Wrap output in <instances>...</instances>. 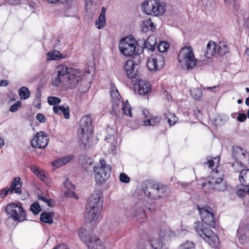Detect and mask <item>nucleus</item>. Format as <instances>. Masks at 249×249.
<instances>
[{
  "label": "nucleus",
  "mask_w": 249,
  "mask_h": 249,
  "mask_svg": "<svg viewBox=\"0 0 249 249\" xmlns=\"http://www.w3.org/2000/svg\"><path fill=\"white\" fill-rule=\"evenodd\" d=\"M64 185L67 189L65 192V196L67 197L74 198L76 199H78V196L75 193L74 190L75 189V185L71 183L68 178H67L64 182Z\"/></svg>",
  "instance_id": "4be33fe9"
},
{
  "label": "nucleus",
  "mask_w": 249,
  "mask_h": 249,
  "mask_svg": "<svg viewBox=\"0 0 249 249\" xmlns=\"http://www.w3.org/2000/svg\"><path fill=\"white\" fill-rule=\"evenodd\" d=\"M56 71L57 76L62 78L65 75H68L69 68L67 67L65 65H60L56 67Z\"/></svg>",
  "instance_id": "c9c22d12"
},
{
  "label": "nucleus",
  "mask_w": 249,
  "mask_h": 249,
  "mask_svg": "<svg viewBox=\"0 0 249 249\" xmlns=\"http://www.w3.org/2000/svg\"><path fill=\"white\" fill-rule=\"evenodd\" d=\"M74 156L70 155L66 157L59 159L52 162L53 166L55 168H58L68 163L70 161L73 160Z\"/></svg>",
  "instance_id": "7c9ffc66"
},
{
  "label": "nucleus",
  "mask_w": 249,
  "mask_h": 249,
  "mask_svg": "<svg viewBox=\"0 0 249 249\" xmlns=\"http://www.w3.org/2000/svg\"><path fill=\"white\" fill-rule=\"evenodd\" d=\"M244 188L243 189H238L236 192L237 195L240 197H244L246 194H248V193L247 192V186H244Z\"/></svg>",
  "instance_id": "864d4df0"
},
{
  "label": "nucleus",
  "mask_w": 249,
  "mask_h": 249,
  "mask_svg": "<svg viewBox=\"0 0 249 249\" xmlns=\"http://www.w3.org/2000/svg\"><path fill=\"white\" fill-rule=\"evenodd\" d=\"M90 209L85 215L86 220L91 222L93 221H97L100 217V213L102 210H98V208H89Z\"/></svg>",
  "instance_id": "5701e85b"
},
{
  "label": "nucleus",
  "mask_w": 249,
  "mask_h": 249,
  "mask_svg": "<svg viewBox=\"0 0 249 249\" xmlns=\"http://www.w3.org/2000/svg\"><path fill=\"white\" fill-rule=\"evenodd\" d=\"M110 96L112 102V111L116 115L120 112L122 97L116 86L113 83L110 84Z\"/></svg>",
  "instance_id": "ddd939ff"
},
{
  "label": "nucleus",
  "mask_w": 249,
  "mask_h": 249,
  "mask_svg": "<svg viewBox=\"0 0 249 249\" xmlns=\"http://www.w3.org/2000/svg\"><path fill=\"white\" fill-rule=\"evenodd\" d=\"M228 189V184L223 175H219L217 170H213L207 182L202 184V189L206 194L212 192H224Z\"/></svg>",
  "instance_id": "f257e3e1"
},
{
  "label": "nucleus",
  "mask_w": 249,
  "mask_h": 249,
  "mask_svg": "<svg viewBox=\"0 0 249 249\" xmlns=\"http://www.w3.org/2000/svg\"><path fill=\"white\" fill-rule=\"evenodd\" d=\"M135 215L137 221L140 223L144 222L146 219L145 210L142 207V204L137 203L135 205Z\"/></svg>",
  "instance_id": "393cba45"
},
{
  "label": "nucleus",
  "mask_w": 249,
  "mask_h": 249,
  "mask_svg": "<svg viewBox=\"0 0 249 249\" xmlns=\"http://www.w3.org/2000/svg\"><path fill=\"white\" fill-rule=\"evenodd\" d=\"M83 74L81 70L78 69L69 68L67 75V83L71 89L75 87L82 79Z\"/></svg>",
  "instance_id": "f8f14e48"
},
{
  "label": "nucleus",
  "mask_w": 249,
  "mask_h": 249,
  "mask_svg": "<svg viewBox=\"0 0 249 249\" xmlns=\"http://www.w3.org/2000/svg\"><path fill=\"white\" fill-rule=\"evenodd\" d=\"M195 247V244L193 242L187 241L180 245V249H194Z\"/></svg>",
  "instance_id": "09e8293b"
},
{
  "label": "nucleus",
  "mask_w": 249,
  "mask_h": 249,
  "mask_svg": "<svg viewBox=\"0 0 249 249\" xmlns=\"http://www.w3.org/2000/svg\"><path fill=\"white\" fill-rule=\"evenodd\" d=\"M36 119L41 123H44L46 119L45 116L41 113H38L36 116Z\"/></svg>",
  "instance_id": "13d9d810"
},
{
  "label": "nucleus",
  "mask_w": 249,
  "mask_h": 249,
  "mask_svg": "<svg viewBox=\"0 0 249 249\" xmlns=\"http://www.w3.org/2000/svg\"><path fill=\"white\" fill-rule=\"evenodd\" d=\"M165 65L164 57L160 54H152L148 59L147 66L150 71L161 70Z\"/></svg>",
  "instance_id": "9d476101"
},
{
  "label": "nucleus",
  "mask_w": 249,
  "mask_h": 249,
  "mask_svg": "<svg viewBox=\"0 0 249 249\" xmlns=\"http://www.w3.org/2000/svg\"><path fill=\"white\" fill-rule=\"evenodd\" d=\"M46 203L49 207H53V203H52V200L51 199H48Z\"/></svg>",
  "instance_id": "774afa93"
},
{
  "label": "nucleus",
  "mask_w": 249,
  "mask_h": 249,
  "mask_svg": "<svg viewBox=\"0 0 249 249\" xmlns=\"http://www.w3.org/2000/svg\"><path fill=\"white\" fill-rule=\"evenodd\" d=\"M29 169L37 177L45 183H47L49 182L48 175L45 173L44 170L40 169L35 165H30Z\"/></svg>",
  "instance_id": "412c9836"
},
{
  "label": "nucleus",
  "mask_w": 249,
  "mask_h": 249,
  "mask_svg": "<svg viewBox=\"0 0 249 249\" xmlns=\"http://www.w3.org/2000/svg\"><path fill=\"white\" fill-rule=\"evenodd\" d=\"M136 65L134 61L129 60L126 61L124 66L127 76L131 80V83L140 78V76L137 73V70L135 69Z\"/></svg>",
  "instance_id": "a211bd4d"
},
{
  "label": "nucleus",
  "mask_w": 249,
  "mask_h": 249,
  "mask_svg": "<svg viewBox=\"0 0 249 249\" xmlns=\"http://www.w3.org/2000/svg\"><path fill=\"white\" fill-rule=\"evenodd\" d=\"M247 119V116L245 113H240L237 117V120L240 122H244Z\"/></svg>",
  "instance_id": "6e6d98bb"
},
{
  "label": "nucleus",
  "mask_w": 249,
  "mask_h": 249,
  "mask_svg": "<svg viewBox=\"0 0 249 249\" xmlns=\"http://www.w3.org/2000/svg\"><path fill=\"white\" fill-rule=\"evenodd\" d=\"M20 178L19 177L14 178L12 184L9 189L11 191V194H21V186L22 182L20 181Z\"/></svg>",
  "instance_id": "b1692460"
},
{
  "label": "nucleus",
  "mask_w": 249,
  "mask_h": 249,
  "mask_svg": "<svg viewBox=\"0 0 249 249\" xmlns=\"http://www.w3.org/2000/svg\"><path fill=\"white\" fill-rule=\"evenodd\" d=\"M47 99L49 104L54 106L58 105L61 101L59 98L55 96H49Z\"/></svg>",
  "instance_id": "49530a36"
},
{
  "label": "nucleus",
  "mask_w": 249,
  "mask_h": 249,
  "mask_svg": "<svg viewBox=\"0 0 249 249\" xmlns=\"http://www.w3.org/2000/svg\"><path fill=\"white\" fill-rule=\"evenodd\" d=\"M103 203V196L100 190H95L88 199L89 208H98V210H102Z\"/></svg>",
  "instance_id": "2eb2a0df"
},
{
  "label": "nucleus",
  "mask_w": 249,
  "mask_h": 249,
  "mask_svg": "<svg viewBox=\"0 0 249 249\" xmlns=\"http://www.w3.org/2000/svg\"><path fill=\"white\" fill-rule=\"evenodd\" d=\"M158 183L148 182L145 187H143L142 190L148 198L152 199H159L160 196H158L157 187Z\"/></svg>",
  "instance_id": "6ab92c4d"
},
{
  "label": "nucleus",
  "mask_w": 249,
  "mask_h": 249,
  "mask_svg": "<svg viewBox=\"0 0 249 249\" xmlns=\"http://www.w3.org/2000/svg\"><path fill=\"white\" fill-rule=\"evenodd\" d=\"M46 0L48 2L51 3H56L57 2L63 3V2H65L66 1H67V0Z\"/></svg>",
  "instance_id": "0e129e2a"
},
{
  "label": "nucleus",
  "mask_w": 249,
  "mask_h": 249,
  "mask_svg": "<svg viewBox=\"0 0 249 249\" xmlns=\"http://www.w3.org/2000/svg\"><path fill=\"white\" fill-rule=\"evenodd\" d=\"M194 229L201 238L211 246H214L218 240L217 234L200 222L194 223Z\"/></svg>",
  "instance_id": "423d86ee"
},
{
  "label": "nucleus",
  "mask_w": 249,
  "mask_h": 249,
  "mask_svg": "<svg viewBox=\"0 0 249 249\" xmlns=\"http://www.w3.org/2000/svg\"><path fill=\"white\" fill-rule=\"evenodd\" d=\"M142 28V32L145 33L148 31L154 32L156 30L151 18H147L144 20Z\"/></svg>",
  "instance_id": "2f4dec72"
},
{
  "label": "nucleus",
  "mask_w": 249,
  "mask_h": 249,
  "mask_svg": "<svg viewBox=\"0 0 249 249\" xmlns=\"http://www.w3.org/2000/svg\"><path fill=\"white\" fill-rule=\"evenodd\" d=\"M93 120L89 115L83 116L80 121L78 130V138L81 142L86 145L87 142L92 134L93 130Z\"/></svg>",
  "instance_id": "20e7f679"
},
{
  "label": "nucleus",
  "mask_w": 249,
  "mask_h": 249,
  "mask_svg": "<svg viewBox=\"0 0 249 249\" xmlns=\"http://www.w3.org/2000/svg\"><path fill=\"white\" fill-rule=\"evenodd\" d=\"M217 44L213 41H210L207 45V51L205 56L207 58L216 55Z\"/></svg>",
  "instance_id": "cd10ccee"
},
{
  "label": "nucleus",
  "mask_w": 249,
  "mask_h": 249,
  "mask_svg": "<svg viewBox=\"0 0 249 249\" xmlns=\"http://www.w3.org/2000/svg\"><path fill=\"white\" fill-rule=\"evenodd\" d=\"M38 198L40 200H41L45 203H46V202L47 201V200L48 199V198H47L43 196H38Z\"/></svg>",
  "instance_id": "69168bd1"
},
{
  "label": "nucleus",
  "mask_w": 249,
  "mask_h": 249,
  "mask_svg": "<svg viewBox=\"0 0 249 249\" xmlns=\"http://www.w3.org/2000/svg\"><path fill=\"white\" fill-rule=\"evenodd\" d=\"M61 55V54L58 51L54 50L53 51H50L47 53V59L49 60H57L63 57Z\"/></svg>",
  "instance_id": "ea45409f"
},
{
  "label": "nucleus",
  "mask_w": 249,
  "mask_h": 249,
  "mask_svg": "<svg viewBox=\"0 0 249 249\" xmlns=\"http://www.w3.org/2000/svg\"><path fill=\"white\" fill-rule=\"evenodd\" d=\"M106 8L104 7L102 8V11L100 15L105 17L106 16Z\"/></svg>",
  "instance_id": "338daca9"
},
{
  "label": "nucleus",
  "mask_w": 249,
  "mask_h": 249,
  "mask_svg": "<svg viewBox=\"0 0 249 249\" xmlns=\"http://www.w3.org/2000/svg\"><path fill=\"white\" fill-rule=\"evenodd\" d=\"M246 151L240 146H234L232 147V156L235 160L232 164L233 167L236 166L242 168L243 166V161L245 160L246 158Z\"/></svg>",
  "instance_id": "4468645a"
},
{
  "label": "nucleus",
  "mask_w": 249,
  "mask_h": 249,
  "mask_svg": "<svg viewBox=\"0 0 249 249\" xmlns=\"http://www.w3.org/2000/svg\"><path fill=\"white\" fill-rule=\"evenodd\" d=\"M106 23V17L99 15L95 22L96 27L99 29H102L105 27Z\"/></svg>",
  "instance_id": "37998d69"
},
{
  "label": "nucleus",
  "mask_w": 249,
  "mask_h": 249,
  "mask_svg": "<svg viewBox=\"0 0 249 249\" xmlns=\"http://www.w3.org/2000/svg\"><path fill=\"white\" fill-rule=\"evenodd\" d=\"M205 164H207L209 168L213 169L214 167L215 162L213 159H208Z\"/></svg>",
  "instance_id": "5fc2aeb1"
},
{
  "label": "nucleus",
  "mask_w": 249,
  "mask_h": 249,
  "mask_svg": "<svg viewBox=\"0 0 249 249\" xmlns=\"http://www.w3.org/2000/svg\"><path fill=\"white\" fill-rule=\"evenodd\" d=\"M239 180L243 186H247V192L249 194V169L242 170L239 174Z\"/></svg>",
  "instance_id": "a878e982"
},
{
  "label": "nucleus",
  "mask_w": 249,
  "mask_h": 249,
  "mask_svg": "<svg viewBox=\"0 0 249 249\" xmlns=\"http://www.w3.org/2000/svg\"><path fill=\"white\" fill-rule=\"evenodd\" d=\"M165 120L169 123L170 125L174 124L178 121V119L174 113L167 112L164 114Z\"/></svg>",
  "instance_id": "58836bf2"
},
{
  "label": "nucleus",
  "mask_w": 249,
  "mask_h": 249,
  "mask_svg": "<svg viewBox=\"0 0 249 249\" xmlns=\"http://www.w3.org/2000/svg\"><path fill=\"white\" fill-rule=\"evenodd\" d=\"M62 77L58 76L56 75L55 77V79L53 81V86H55L56 87H58L61 81V78Z\"/></svg>",
  "instance_id": "4d7b16f0"
},
{
  "label": "nucleus",
  "mask_w": 249,
  "mask_h": 249,
  "mask_svg": "<svg viewBox=\"0 0 249 249\" xmlns=\"http://www.w3.org/2000/svg\"><path fill=\"white\" fill-rule=\"evenodd\" d=\"M150 244L153 249H161L162 248V242L161 240L152 238L150 240Z\"/></svg>",
  "instance_id": "a19ab883"
},
{
  "label": "nucleus",
  "mask_w": 249,
  "mask_h": 249,
  "mask_svg": "<svg viewBox=\"0 0 249 249\" xmlns=\"http://www.w3.org/2000/svg\"><path fill=\"white\" fill-rule=\"evenodd\" d=\"M120 106V109L122 110L124 115L129 117H132L131 107L127 100L125 102L122 101Z\"/></svg>",
  "instance_id": "473e14b6"
},
{
  "label": "nucleus",
  "mask_w": 249,
  "mask_h": 249,
  "mask_svg": "<svg viewBox=\"0 0 249 249\" xmlns=\"http://www.w3.org/2000/svg\"><path fill=\"white\" fill-rule=\"evenodd\" d=\"M53 109L55 114L61 115L62 113L66 119H69L70 117L69 107H65L63 106H54L53 107Z\"/></svg>",
  "instance_id": "bb28decb"
},
{
  "label": "nucleus",
  "mask_w": 249,
  "mask_h": 249,
  "mask_svg": "<svg viewBox=\"0 0 249 249\" xmlns=\"http://www.w3.org/2000/svg\"><path fill=\"white\" fill-rule=\"evenodd\" d=\"M93 171L96 185L101 186L109 178L111 167L106 163L104 159H100L99 164L93 166Z\"/></svg>",
  "instance_id": "7ed1b4c3"
},
{
  "label": "nucleus",
  "mask_w": 249,
  "mask_h": 249,
  "mask_svg": "<svg viewBox=\"0 0 249 249\" xmlns=\"http://www.w3.org/2000/svg\"><path fill=\"white\" fill-rule=\"evenodd\" d=\"M202 221L211 228H215L216 219L214 217L213 209L210 206L198 207Z\"/></svg>",
  "instance_id": "1a4fd4ad"
},
{
  "label": "nucleus",
  "mask_w": 249,
  "mask_h": 249,
  "mask_svg": "<svg viewBox=\"0 0 249 249\" xmlns=\"http://www.w3.org/2000/svg\"><path fill=\"white\" fill-rule=\"evenodd\" d=\"M22 0H7V2L12 5L19 4Z\"/></svg>",
  "instance_id": "bf43d9fd"
},
{
  "label": "nucleus",
  "mask_w": 249,
  "mask_h": 249,
  "mask_svg": "<svg viewBox=\"0 0 249 249\" xmlns=\"http://www.w3.org/2000/svg\"><path fill=\"white\" fill-rule=\"evenodd\" d=\"M227 6L232 9H236L238 7L236 0H224Z\"/></svg>",
  "instance_id": "de8ad7c7"
},
{
  "label": "nucleus",
  "mask_w": 249,
  "mask_h": 249,
  "mask_svg": "<svg viewBox=\"0 0 249 249\" xmlns=\"http://www.w3.org/2000/svg\"><path fill=\"white\" fill-rule=\"evenodd\" d=\"M178 63L183 69L191 70L196 66V59L195 56L193 48L191 46L182 47L178 54Z\"/></svg>",
  "instance_id": "39448f33"
},
{
  "label": "nucleus",
  "mask_w": 249,
  "mask_h": 249,
  "mask_svg": "<svg viewBox=\"0 0 249 249\" xmlns=\"http://www.w3.org/2000/svg\"><path fill=\"white\" fill-rule=\"evenodd\" d=\"M192 97L196 100H200L202 95V92L200 89L195 88L190 90Z\"/></svg>",
  "instance_id": "79ce46f5"
},
{
  "label": "nucleus",
  "mask_w": 249,
  "mask_h": 249,
  "mask_svg": "<svg viewBox=\"0 0 249 249\" xmlns=\"http://www.w3.org/2000/svg\"><path fill=\"white\" fill-rule=\"evenodd\" d=\"M156 44V38L153 36H150L145 41L144 43L145 48L152 52L155 50Z\"/></svg>",
  "instance_id": "c756f323"
},
{
  "label": "nucleus",
  "mask_w": 249,
  "mask_h": 249,
  "mask_svg": "<svg viewBox=\"0 0 249 249\" xmlns=\"http://www.w3.org/2000/svg\"><path fill=\"white\" fill-rule=\"evenodd\" d=\"M18 94L21 100H26L29 98L30 91L26 87H21L18 90Z\"/></svg>",
  "instance_id": "4c0bfd02"
},
{
  "label": "nucleus",
  "mask_w": 249,
  "mask_h": 249,
  "mask_svg": "<svg viewBox=\"0 0 249 249\" xmlns=\"http://www.w3.org/2000/svg\"><path fill=\"white\" fill-rule=\"evenodd\" d=\"M21 107H22L21 102L20 101H17L16 103H15L14 105H12L10 107L9 110L10 112H15L17 111L19 108Z\"/></svg>",
  "instance_id": "8fccbe9b"
},
{
  "label": "nucleus",
  "mask_w": 249,
  "mask_h": 249,
  "mask_svg": "<svg viewBox=\"0 0 249 249\" xmlns=\"http://www.w3.org/2000/svg\"><path fill=\"white\" fill-rule=\"evenodd\" d=\"M203 4L206 6H211L213 0H201Z\"/></svg>",
  "instance_id": "052dcab7"
},
{
  "label": "nucleus",
  "mask_w": 249,
  "mask_h": 249,
  "mask_svg": "<svg viewBox=\"0 0 249 249\" xmlns=\"http://www.w3.org/2000/svg\"><path fill=\"white\" fill-rule=\"evenodd\" d=\"M229 51V49L225 42H220L217 45L216 54L219 55L220 56H224L226 53H228Z\"/></svg>",
  "instance_id": "72a5a7b5"
},
{
  "label": "nucleus",
  "mask_w": 249,
  "mask_h": 249,
  "mask_svg": "<svg viewBox=\"0 0 249 249\" xmlns=\"http://www.w3.org/2000/svg\"><path fill=\"white\" fill-rule=\"evenodd\" d=\"M56 249H69L68 246L65 244H60L55 247Z\"/></svg>",
  "instance_id": "680f3d73"
},
{
  "label": "nucleus",
  "mask_w": 249,
  "mask_h": 249,
  "mask_svg": "<svg viewBox=\"0 0 249 249\" xmlns=\"http://www.w3.org/2000/svg\"><path fill=\"white\" fill-rule=\"evenodd\" d=\"M49 138L43 131L36 133L34 139L31 141V144L35 148H44L49 142Z\"/></svg>",
  "instance_id": "dca6fc26"
},
{
  "label": "nucleus",
  "mask_w": 249,
  "mask_h": 249,
  "mask_svg": "<svg viewBox=\"0 0 249 249\" xmlns=\"http://www.w3.org/2000/svg\"><path fill=\"white\" fill-rule=\"evenodd\" d=\"M79 235L82 239V240L87 245L89 249H105L106 248L98 237L95 235L91 236L90 235H86L84 237L80 232H79Z\"/></svg>",
  "instance_id": "9b49d317"
},
{
  "label": "nucleus",
  "mask_w": 249,
  "mask_h": 249,
  "mask_svg": "<svg viewBox=\"0 0 249 249\" xmlns=\"http://www.w3.org/2000/svg\"><path fill=\"white\" fill-rule=\"evenodd\" d=\"M169 44L166 41H161L160 42L158 46V50L160 53L165 52L169 48Z\"/></svg>",
  "instance_id": "c03bdc74"
},
{
  "label": "nucleus",
  "mask_w": 249,
  "mask_h": 249,
  "mask_svg": "<svg viewBox=\"0 0 249 249\" xmlns=\"http://www.w3.org/2000/svg\"><path fill=\"white\" fill-rule=\"evenodd\" d=\"M4 212L8 218L16 222H21L26 219V213L23 204L20 201H12L4 208Z\"/></svg>",
  "instance_id": "f03ea898"
},
{
  "label": "nucleus",
  "mask_w": 249,
  "mask_h": 249,
  "mask_svg": "<svg viewBox=\"0 0 249 249\" xmlns=\"http://www.w3.org/2000/svg\"><path fill=\"white\" fill-rule=\"evenodd\" d=\"M10 193L11 194V191L8 187H5L0 191V198H4Z\"/></svg>",
  "instance_id": "603ef678"
},
{
  "label": "nucleus",
  "mask_w": 249,
  "mask_h": 249,
  "mask_svg": "<svg viewBox=\"0 0 249 249\" xmlns=\"http://www.w3.org/2000/svg\"><path fill=\"white\" fill-rule=\"evenodd\" d=\"M137 45V41L131 36L122 38L120 41L118 47L123 54L126 56H131L135 53Z\"/></svg>",
  "instance_id": "6e6552de"
},
{
  "label": "nucleus",
  "mask_w": 249,
  "mask_h": 249,
  "mask_svg": "<svg viewBox=\"0 0 249 249\" xmlns=\"http://www.w3.org/2000/svg\"><path fill=\"white\" fill-rule=\"evenodd\" d=\"M119 179L121 182L126 183L129 182L130 180V178L124 173L120 174Z\"/></svg>",
  "instance_id": "3c124183"
},
{
  "label": "nucleus",
  "mask_w": 249,
  "mask_h": 249,
  "mask_svg": "<svg viewBox=\"0 0 249 249\" xmlns=\"http://www.w3.org/2000/svg\"><path fill=\"white\" fill-rule=\"evenodd\" d=\"M159 235L161 239L168 240L175 236V233L170 227L165 224H162L160 227Z\"/></svg>",
  "instance_id": "aec40b11"
},
{
  "label": "nucleus",
  "mask_w": 249,
  "mask_h": 249,
  "mask_svg": "<svg viewBox=\"0 0 249 249\" xmlns=\"http://www.w3.org/2000/svg\"><path fill=\"white\" fill-rule=\"evenodd\" d=\"M8 81L6 80H0V87H6L8 85Z\"/></svg>",
  "instance_id": "e2e57ef3"
},
{
  "label": "nucleus",
  "mask_w": 249,
  "mask_h": 249,
  "mask_svg": "<svg viewBox=\"0 0 249 249\" xmlns=\"http://www.w3.org/2000/svg\"><path fill=\"white\" fill-rule=\"evenodd\" d=\"M30 210L35 215H36L41 212V208L38 203L35 202L31 204Z\"/></svg>",
  "instance_id": "a18cd8bd"
},
{
  "label": "nucleus",
  "mask_w": 249,
  "mask_h": 249,
  "mask_svg": "<svg viewBox=\"0 0 249 249\" xmlns=\"http://www.w3.org/2000/svg\"><path fill=\"white\" fill-rule=\"evenodd\" d=\"M161 118L160 117L157 116L154 118L144 120L143 121V125L156 126L158 125L160 122Z\"/></svg>",
  "instance_id": "e433bc0d"
},
{
  "label": "nucleus",
  "mask_w": 249,
  "mask_h": 249,
  "mask_svg": "<svg viewBox=\"0 0 249 249\" xmlns=\"http://www.w3.org/2000/svg\"><path fill=\"white\" fill-rule=\"evenodd\" d=\"M165 4L157 0H145L142 6L144 11L148 14L161 16L165 12Z\"/></svg>",
  "instance_id": "0eeeda50"
},
{
  "label": "nucleus",
  "mask_w": 249,
  "mask_h": 249,
  "mask_svg": "<svg viewBox=\"0 0 249 249\" xmlns=\"http://www.w3.org/2000/svg\"><path fill=\"white\" fill-rule=\"evenodd\" d=\"M135 91L137 90L140 95H145L151 90V84L146 80L139 78L135 82L132 83Z\"/></svg>",
  "instance_id": "f3484780"
},
{
  "label": "nucleus",
  "mask_w": 249,
  "mask_h": 249,
  "mask_svg": "<svg viewBox=\"0 0 249 249\" xmlns=\"http://www.w3.org/2000/svg\"><path fill=\"white\" fill-rule=\"evenodd\" d=\"M157 188L158 196H160L159 199L167 196L170 193V189L167 185L158 183Z\"/></svg>",
  "instance_id": "c85d7f7f"
},
{
  "label": "nucleus",
  "mask_w": 249,
  "mask_h": 249,
  "mask_svg": "<svg viewBox=\"0 0 249 249\" xmlns=\"http://www.w3.org/2000/svg\"><path fill=\"white\" fill-rule=\"evenodd\" d=\"M53 213L44 212L41 213L40 219L43 223L52 224L53 222Z\"/></svg>",
  "instance_id": "f704fd0d"
}]
</instances>
